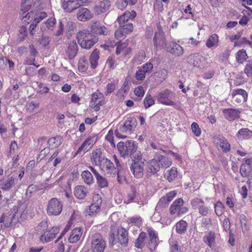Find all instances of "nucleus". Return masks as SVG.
I'll return each mask as SVG.
<instances>
[{
  "label": "nucleus",
  "instance_id": "e433bc0d",
  "mask_svg": "<svg viewBox=\"0 0 252 252\" xmlns=\"http://www.w3.org/2000/svg\"><path fill=\"white\" fill-rule=\"evenodd\" d=\"M99 51L97 49H95L90 57V62L92 67L94 69L96 67L98 64V60L99 59Z\"/></svg>",
  "mask_w": 252,
  "mask_h": 252
},
{
  "label": "nucleus",
  "instance_id": "f8f14e48",
  "mask_svg": "<svg viewBox=\"0 0 252 252\" xmlns=\"http://www.w3.org/2000/svg\"><path fill=\"white\" fill-rule=\"evenodd\" d=\"M137 122L134 117H128L125 124L120 126V130L122 132L132 133L135 129Z\"/></svg>",
  "mask_w": 252,
  "mask_h": 252
},
{
  "label": "nucleus",
  "instance_id": "f03ea898",
  "mask_svg": "<svg viewBox=\"0 0 252 252\" xmlns=\"http://www.w3.org/2000/svg\"><path fill=\"white\" fill-rule=\"evenodd\" d=\"M77 38L81 47L86 50L91 49L98 40L97 35L93 34L87 30H83L78 32Z\"/></svg>",
  "mask_w": 252,
  "mask_h": 252
},
{
  "label": "nucleus",
  "instance_id": "13d9d810",
  "mask_svg": "<svg viewBox=\"0 0 252 252\" xmlns=\"http://www.w3.org/2000/svg\"><path fill=\"white\" fill-rule=\"evenodd\" d=\"M177 170L175 167L171 168L169 171L168 175L167 177V180L169 182H171L174 181L177 176Z\"/></svg>",
  "mask_w": 252,
  "mask_h": 252
},
{
  "label": "nucleus",
  "instance_id": "a878e982",
  "mask_svg": "<svg viewBox=\"0 0 252 252\" xmlns=\"http://www.w3.org/2000/svg\"><path fill=\"white\" fill-rule=\"evenodd\" d=\"M176 194L177 192L175 190L167 193L165 196H163L160 199L158 205L166 207Z\"/></svg>",
  "mask_w": 252,
  "mask_h": 252
},
{
  "label": "nucleus",
  "instance_id": "f257e3e1",
  "mask_svg": "<svg viewBox=\"0 0 252 252\" xmlns=\"http://www.w3.org/2000/svg\"><path fill=\"white\" fill-rule=\"evenodd\" d=\"M42 7L39 0H22L20 14L23 22H32L35 19V11H38Z\"/></svg>",
  "mask_w": 252,
  "mask_h": 252
},
{
  "label": "nucleus",
  "instance_id": "09e8293b",
  "mask_svg": "<svg viewBox=\"0 0 252 252\" xmlns=\"http://www.w3.org/2000/svg\"><path fill=\"white\" fill-rule=\"evenodd\" d=\"M146 236L147 235L145 232H142L140 233L135 243V246L136 248L141 249L143 247V242Z\"/></svg>",
  "mask_w": 252,
  "mask_h": 252
},
{
  "label": "nucleus",
  "instance_id": "20e7f679",
  "mask_svg": "<svg viewBox=\"0 0 252 252\" xmlns=\"http://www.w3.org/2000/svg\"><path fill=\"white\" fill-rule=\"evenodd\" d=\"M136 143L132 140H127L126 142L121 141L117 144V149L122 157L125 158L130 156L131 152L136 148Z\"/></svg>",
  "mask_w": 252,
  "mask_h": 252
},
{
  "label": "nucleus",
  "instance_id": "a211bd4d",
  "mask_svg": "<svg viewBox=\"0 0 252 252\" xmlns=\"http://www.w3.org/2000/svg\"><path fill=\"white\" fill-rule=\"evenodd\" d=\"M93 17V13L87 8L79 7L76 14L77 19L82 22L89 20Z\"/></svg>",
  "mask_w": 252,
  "mask_h": 252
},
{
  "label": "nucleus",
  "instance_id": "1a4fd4ad",
  "mask_svg": "<svg viewBox=\"0 0 252 252\" xmlns=\"http://www.w3.org/2000/svg\"><path fill=\"white\" fill-rule=\"evenodd\" d=\"M160 166L156 154L153 159L149 160L146 167L147 175L148 176L155 175L160 170Z\"/></svg>",
  "mask_w": 252,
  "mask_h": 252
},
{
  "label": "nucleus",
  "instance_id": "6e6552de",
  "mask_svg": "<svg viewBox=\"0 0 252 252\" xmlns=\"http://www.w3.org/2000/svg\"><path fill=\"white\" fill-rule=\"evenodd\" d=\"M191 205L193 209H198L200 215L206 216L208 214V208L205 206L203 200L198 198H195L191 201Z\"/></svg>",
  "mask_w": 252,
  "mask_h": 252
},
{
  "label": "nucleus",
  "instance_id": "7ed1b4c3",
  "mask_svg": "<svg viewBox=\"0 0 252 252\" xmlns=\"http://www.w3.org/2000/svg\"><path fill=\"white\" fill-rule=\"evenodd\" d=\"M91 249L93 252H103L106 242L99 233H95L91 237Z\"/></svg>",
  "mask_w": 252,
  "mask_h": 252
},
{
  "label": "nucleus",
  "instance_id": "338daca9",
  "mask_svg": "<svg viewBox=\"0 0 252 252\" xmlns=\"http://www.w3.org/2000/svg\"><path fill=\"white\" fill-rule=\"evenodd\" d=\"M145 74L142 69H139L135 73V78L137 80H143L145 77Z\"/></svg>",
  "mask_w": 252,
  "mask_h": 252
},
{
  "label": "nucleus",
  "instance_id": "f704fd0d",
  "mask_svg": "<svg viewBox=\"0 0 252 252\" xmlns=\"http://www.w3.org/2000/svg\"><path fill=\"white\" fill-rule=\"evenodd\" d=\"M56 24V20L55 18L51 17L49 18L47 21L42 24L41 29L43 32L46 31L47 29L53 31Z\"/></svg>",
  "mask_w": 252,
  "mask_h": 252
},
{
  "label": "nucleus",
  "instance_id": "69168bd1",
  "mask_svg": "<svg viewBox=\"0 0 252 252\" xmlns=\"http://www.w3.org/2000/svg\"><path fill=\"white\" fill-rule=\"evenodd\" d=\"M125 34H126V33H125V31L120 27L115 32V37L119 40H122Z\"/></svg>",
  "mask_w": 252,
  "mask_h": 252
},
{
  "label": "nucleus",
  "instance_id": "423d86ee",
  "mask_svg": "<svg viewBox=\"0 0 252 252\" xmlns=\"http://www.w3.org/2000/svg\"><path fill=\"white\" fill-rule=\"evenodd\" d=\"M158 31L155 33L153 38L154 46L157 49L161 48L165 49L168 44L166 40L164 33L162 31L160 27H158Z\"/></svg>",
  "mask_w": 252,
  "mask_h": 252
},
{
  "label": "nucleus",
  "instance_id": "aec40b11",
  "mask_svg": "<svg viewBox=\"0 0 252 252\" xmlns=\"http://www.w3.org/2000/svg\"><path fill=\"white\" fill-rule=\"evenodd\" d=\"M103 98V94L101 93H95L92 94L91 104L95 111L100 110V106L102 105Z\"/></svg>",
  "mask_w": 252,
  "mask_h": 252
},
{
  "label": "nucleus",
  "instance_id": "49530a36",
  "mask_svg": "<svg viewBox=\"0 0 252 252\" xmlns=\"http://www.w3.org/2000/svg\"><path fill=\"white\" fill-rule=\"evenodd\" d=\"M130 157L133 162H139L142 159V155L140 151L137 150V145H136L135 150L134 149L131 153Z\"/></svg>",
  "mask_w": 252,
  "mask_h": 252
},
{
  "label": "nucleus",
  "instance_id": "79ce46f5",
  "mask_svg": "<svg viewBox=\"0 0 252 252\" xmlns=\"http://www.w3.org/2000/svg\"><path fill=\"white\" fill-rule=\"evenodd\" d=\"M16 180V177L12 176L9 178H8L5 182L1 184V189L4 190H9L11 188V187L14 185Z\"/></svg>",
  "mask_w": 252,
  "mask_h": 252
},
{
  "label": "nucleus",
  "instance_id": "c03bdc74",
  "mask_svg": "<svg viewBox=\"0 0 252 252\" xmlns=\"http://www.w3.org/2000/svg\"><path fill=\"white\" fill-rule=\"evenodd\" d=\"M81 177L84 182L88 185H91L94 182L92 174L88 170L83 171L81 174Z\"/></svg>",
  "mask_w": 252,
  "mask_h": 252
},
{
  "label": "nucleus",
  "instance_id": "a19ab883",
  "mask_svg": "<svg viewBox=\"0 0 252 252\" xmlns=\"http://www.w3.org/2000/svg\"><path fill=\"white\" fill-rule=\"evenodd\" d=\"M203 240L204 243L207 244V245L211 248L213 246V243L215 240V233L212 231H209L206 235L203 237Z\"/></svg>",
  "mask_w": 252,
  "mask_h": 252
},
{
  "label": "nucleus",
  "instance_id": "8fccbe9b",
  "mask_svg": "<svg viewBox=\"0 0 252 252\" xmlns=\"http://www.w3.org/2000/svg\"><path fill=\"white\" fill-rule=\"evenodd\" d=\"M88 62L85 57L80 59L78 62V70L79 71L85 72L88 68Z\"/></svg>",
  "mask_w": 252,
  "mask_h": 252
},
{
  "label": "nucleus",
  "instance_id": "5701e85b",
  "mask_svg": "<svg viewBox=\"0 0 252 252\" xmlns=\"http://www.w3.org/2000/svg\"><path fill=\"white\" fill-rule=\"evenodd\" d=\"M111 5L110 1L109 0H103L98 2L95 7L94 11L97 14L106 12Z\"/></svg>",
  "mask_w": 252,
  "mask_h": 252
},
{
  "label": "nucleus",
  "instance_id": "4468645a",
  "mask_svg": "<svg viewBox=\"0 0 252 252\" xmlns=\"http://www.w3.org/2000/svg\"><path fill=\"white\" fill-rule=\"evenodd\" d=\"M165 50L175 56L179 57L184 54L183 48L175 42L169 43Z\"/></svg>",
  "mask_w": 252,
  "mask_h": 252
},
{
  "label": "nucleus",
  "instance_id": "cd10ccee",
  "mask_svg": "<svg viewBox=\"0 0 252 252\" xmlns=\"http://www.w3.org/2000/svg\"><path fill=\"white\" fill-rule=\"evenodd\" d=\"M201 56L199 53H194L188 56L187 61L194 66L199 67L201 64Z\"/></svg>",
  "mask_w": 252,
  "mask_h": 252
},
{
  "label": "nucleus",
  "instance_id": "680f3d73",
  "mask_svg": "<svg viewBox=\"0 0 252 252\" xmlns=\"http://www.w3.org/2000/svg\"><path fill=\"white\" fill-rule=\"evenodd\" d=\"M47 16V14L44 12H38V11H35V23H39L40 21L45 18Z\"/></svg>",
  "mask_w": 252,
  "mask_h": 252
},
{
  "label": "nucleus",
  "instance_id": "72a5a7b5",
  "mask_svg": "<svg viewBox=\"0 0 252 252\" xmlns=\"http://www.w3.org/2000/svg\"><path fill=\"white\" fill-rule=\"evenodd\" d=\"M103 160L101 163V166L104 168L105 167L108 172H110L111 174L115 175L116 170L113 163L108 158H105Z\"/></svg>",
  "mask_w": 252,
  "mask_h": 252
},
{
  "label": "nucleus",
  "instance_id": "4c0bfd02",
  "mask_svg": "<svg viewBox=\"0 0 252 252\" xmlns=\"http://www.w3.org/2000/svg\"><path fill=\"white\" fill-rule=\"evenodd\" d=\"M232 95L233 96V98L237 100L238 98V95L241 96L242 99H247L248 98V94L246 91L243 89H239L236 90H233L232 92Z\"/></svg>",
  "mask_w": 252,
  "mask_h": 252
},
{
  "label": "nucleus",
  "instance_id": "e2e57ef3",
  "mask_svg": "<svg viewBox=\"0 0 252 252\" xmlns=\"http://www.w3.org/2000/svg\"><path fill=\"white\" fill-rule=\"evenodd\" d=\"M123 30L125 31V33L127 34L131 32L133 30V25L130 23H125L122 25H120Z\"/></svg>",
  "mask_w": 252,
  "mask_h": 252
},
{
  "label": "nucleus",
  "instance_id": "603ef678",
  "mask_svg": "<svg viewBox=\"0 0 252 252\" xmlns=\"http://www.w3.org/2000/svg\"><path fill=\"white\" fill-rule=\"evenodd\" d=\"M132 4L131 0H118L116 2V7L123 10L125 9L128 4Z\"/></svg>",
  "mask_w": 252,
  "mask_h": 252
},
{
  "label": "nucleus",
  "instance_id": "f3484780",
  "mask_svg": "<svg viewBox=\"0 0 252 252\" xmlns=\"http://www.w3.org/2000/svg\"><path fill=\"white\" fill-rule=\"evenodd\" d=\"M240 172L241 176L245 177H248L252 174V158L245 159V163L241 166Z\"/></svg>",
  "mask_w": 252,
  "mask_h": 252
},
{
  "label": "nucleus",
  "instance_id": "864d4df0",
  "mask_svg": "<svg viewBox=\"0 0 252 252\" xmlns=\"http://www.w3.org/2000/svg\"><path fill=\"white\" fill-rule=\"evenodd\" d=\"M95 178L97 184L100 188H103L108 186V181L105 177L99 174Z\"/></svg>",
  "mask_w": 252,
  "mask_h": 252
},
{
  "label": "nucleus",
  "instance_id": "bb28decb",
  "mask_svg": "<svg viewBox=\"0 0 252 252\" xmlns=\"http://www.w3.org/2000/svg\"><path fill=\"white\" fill-rule=\"evenodd\" d=\"M78 51V47L77 43L74 41L70 42L69 43L66 53L69 60L74 59L77 55Z\"/></svg>",
  "mask_w": 252,
  "mask_h": 252
},
{
  "label": "nucleus",
  "instance_id": "052dcab7",
  "mask_svg": "<svg viewBox=\"0 0 252 252\" xmlns=\"http://www.w3.org/2000/svg\"><path fill=\"white\" fill-rule=\"evenodd\" d=\"M155 103V100L152 98L150 95H147L144 100V105L147 109Z\"/></svg>",
  "mask_w": 252,
  "mask_h": 252
},
{
  "label": "nucleus",
  "instance_id": "ddd939ff",
  "mask_svg": "<svg viewBox=\"0 0 252 252\" xmlns=\"http://www.w3.org/2000/svg\"><path fill=\"white\" fill-rule=\"evenodd\" d=\"M91 33L95 35H107L109 33V30L99 21L92 22L91 24Z\"/></svg>",
  "mask_w": 252,
  "mask_h": 252
},
{
  "label": "nucleus",
  "instance_id": "9b49d317",
  "mask_svg": "<svg viewBox=\"0 0 252 252\" xmlns=\"http://www.w3.org/2000/svg\"><path fill=\"white\" fill-rule=\"evenodd\" d=\"M213 141L219 149L222 150L224 152L227 153L230 150V145L227 140L221 135H218L214 137Z\"/></svg>",
  "mask_w": 252,
  "mask_h": 252
},
{
  "label": "nucleus",
  "instance_id": "a18cd8bd",
  "mask_svg": "<svg viewBox=\"0 0 252 252\" xmlns=\"http://www.w3.org/2000/svg\"><path fill=\"white\" fill-rule=\"evenodd\" d=\"M219 42V37L217 34L211 35L206 41V45L208 48H211L213 46H217Z\"/></svg>",
  "mask_w": 252,
  "mask_h": 252
},
{
  "label": "nucleus",
  "instance_id": "37998d69",
  "mask_svg": "<svg viewBox=\"0 0 252 252\" xmlns=\"http://www.w3.org/2000/svg\"><path fill=\"white\" fill-rule=\"evenodd\" d=\"M62 143V139L60 136L54 137L48 139L47 144L52 149L58 147Z\"/></svg>",
  "mask_w": 252,
  "mask_h": 252
},
{
  "label": "nucleus",
  "instance_id": "b1692460",
  "mask_svg": "<svg viewBox=\"0 0 252 252\" xmlns=\"http://www.w3.org/2000/svg\"><path fill=\"white\" fill-rule=\"evenodd\" d=\"M136 16V13L135 11L132 10L131 12L126 11L123 14L119 16L117 21L120 25H122L128 21L129 19H133Z\"/></svg>",
  "mask_w": 252,
  "mask_h": 252
},
{
  "label": "nucleus",
  "instance_id": "bf43d9fd",
  "mask_svg": "<svg viewBox=\"0 0 252 252\" xmlns=\"http://www.w3.org/2000/svg\"><path fill=\"white\" fill-rule=\"evenodd\" d=\"M215 211L218 216H221L224 211V206L220 202H218L215 206Z\"/></svg>",
  "mask_w": 252,
  "mask_h": 252
},
{
  "label": "nucleus",
  "instance_id": "412c9836",
  "mask_svg": "<svg viewBox=\"0 0 252 252\" xmlns=\"http://www.w3.org/2000/svg\"><path fill=\"white\" fill-rule=\"evenodd\" d=\"M118 241L122 246L126 247L127 245L128 238V233L123 227H119L117 230Z\"/></svg>",
  "mask_w": 252,
  "mask_h": 252
},
{
  "label": "nucleus",
  "instance_id": "2f4dec72",
  "mask_svg": "<svg viewBox=\"0 0 252 252\" xmlns=\"http://www.w3.org/2000/svg\"><path fill=\"white\" fill-rule=\"evenodd\" d=\"M156 154L161 167L167 168L171 165L172 161L170 158L158 153Z\"/></svg>",
  "mask_w": 252,
  "mask_h": 252
},
{
  "label": "nucleus",
  "instance_id": "6e6d98bb",
  "mask_svg": "<svg viewBox=\"0 0 252 252\" xmlns=\"http://www.w3.org/2000/svg\"><path fill=\"white\" fill-rule=\"evenodd\" d=\"M117 64L118 63L114 56L109 57L106 62V65L111 69H114Z\"/></svg>",
  "mask_w": 252,
  "mask_h": 252
},
{
  "label": "nucleus",
  "instance_id": "9d476101",
  "mask_svg": "<svg viewBox=\"0 0 252 252\" xmlns=\"http://www.w3.org/2000/svg\"><path fill=\"white\" fill-rule=\"evenodd\" d=\"M160 166L156 154L153 159L149 160L146 167L147 175L148 176L155 175L160 170Z\"/></svg>",
  "mask_w": 252,
  "mask_h": 252
},
{
  "label": "nucleus",
  "instance_id": "473e14b6",
  "mask_svg": "<svg viewBox=\"0 0 252 252\" xmlns=\"http://www.w3.org/2000/svg\"><path fill=\"white\" fill-rule=\"evenodd\" d=\"M82 234V229L80 227L74 228L71 232V234L68 239L70 243H74L77 242Z\"/></svg>",
  "mask_w": 252,
  "mask_h": 252
},
{
  "label": "nucleus",
  "instance_id": "39448f33",
  "mask_svg": "<svg viewBox=\"0 0 252 252\" xmlns=\"http://www.w3.org/2000/svg\"><path fill=\"white\" fill-rule=\"evenodd\" d=\"M63 203L58 199L52 198L48 203L46 211L49 216H58L63 210Z\"/></svg>",
  "mask_w": 252,
  "mask_h": 252
},
{
  "label": "nucleus",
  "instance_id": "6ab92c4d",
  "mask_svg": "<svg viewBox=\"0 0 252 252\" xmlns=\"http://www.w3.org/2000/svg\"><path fill=\"white\" fill-rule=\"evenodd\" d=\"M143 162H133L130 167L131 171L137 178H140L143 175Z\"/></svg>",
  "mask_w": 252,
  "mask_h": 252
},
{
  "label": "nucleus",
  "instance_id": "7c9ffc66",
  "mask_svg": "<svg viewBox=\"0 0 252 252\" xmlns=\"http://www.w3.org/2000/svg\"><path fill=\"white\" fill-rule=\"evenodd\" d=\"M15 213V212L14 213L12 211V212H11L8 216H6L4 214H2L0 218L4 228H8L11 225L12 220L16 216V215H14V213Z\"/></svg>",
  "mask_w": 252,
  "mask_h": 252
},
{
  "label": "nucleus",
  "instance_id": "4d7b16f0",
  "mask_svg": "<svg viewBox=\"0 0 252 252\" xmlns=\"http://www.w3.org/2000/svg\"><path fill=\"white\" fill-rule=\"evenodd\" d=\"M48 221L46 220L41 221L36 227L35 230L37 232L41 233L47 229Z\"/></svg>",
  "mask_w": 252,
  "mask_h": 252
},
{
  "label": "nucleus",
  "instance_id": "4be33fe9",
  "mask_svg": "<svg viewBox=\"0 0 252 252\" xmlns=\"http://www.w3.org/2000/svg\"><path fill=\"white\" fill-rule=\"evenodd\" d=\"M241 111L236 109H225L223 110L224 117L229 121H232L240 118L239 114Z\"/></svg>",
  "mask_w": 252,
  "mask_h": 252
},
{
  "label": "nucleus",
  "instance_id": "5fc2aeb1",
  "mask_svg": "<svg viewBox=\"0 0 252 252\" xmlns=\"http://www.w3.org/2000/svg\"><path fill=\"white\" fill-rule=\"evenodd\" d=\"M241 1L242 2V5L247 8V9L248 10V11L243 10V13L244 14L247 13L249 17L252 18V16H251L250 14V13H252V8L247 6L248 5H250L252 4V0H241Z\"/></svg>",
  "mask_w": 252,
  "mask_h": 252
},
{
  "label": "nucleus",
  "instance_id": "3c124183",
  "mask_svg": "<svg viewBox=\"0 0 252 252\" xmlns=\"http://www.w3.org/2000/svg\"><path fill=\"white\" fill-rule=\"evenodd\" d=\"M187 223L183 220H180L176 223V231L179 234L184 233L187 229Z\"/></svg>",
  "mask_w": 252,
  "mask_h": 252
},
{
  "label": "nucleus",
  "instance_id": "0e129e2a",
  "mask_svg": "<svg viewBox=\"0 0 252 252\" xmlns=\"http://www.w3.org/2000/svg\"><path fill=\"white\" fill-rule=\"evenodd\" d=\"M191 127L192 132L195 134V136H199L200 135L201 129L199 128L197 123L195 122L192 123Z\"/></svg>",
  "mask_w": 252,
  "mask_h": 252
},
{
  "label": "nucleus",
  "instance_id": "58836bf2",
  "mask_svg": "<svg viewBox=\"0 0 252 252\" xmlns=\"http://www.w3.org/2000/svg\"><path fill=\"white\" fill-rule=\"evenodd\" d=\"M184 201L182 198H179L176 200L171 205L170 207V213L172 215L175 214L177 212H179L180 208L184 204Z\"/></svg>",
  "mask_w": 252,
  "mask_h": 252
},
{
  "label": "nucleus",
  "instance_id": "2eb2a0df",
  "mask_svg": "<svg viewBox=\"0 0 252 252\" xmlns=\"http://www.w3.org/2000/svg\"><path fill=\"white\" fill-rule=\"evenodd\" d=\"M60 231V228L58 226L53 227L49 231L45 232L40 237V241L43 243H48L52 241Z\"/></svg>",
  "mask_w": 252,
  "mask_h": 252
},
{
  "label": "nucleus",
  "instance_id": "0eeeda50",
  "mask_svg": "<svg viewBox=\"0 0 252 252\" xmlns=\"http://www.w3.org/2000/svg\"><path fill=\"white\" fill-rule=\"evenodd\" d=\"M173 93L168 89L164 90L158 94L157 98L158 101L163 104L174 106L175 103L171 100Z\"/></svg>",
  "mask_w": 252,
  "mask_h": 252
},
{
  "label": "nucleus",
  "instance_id": "c9c22d12",
  "mask_svg": "<svg viewBox=\"0 0 252 252\" xmlns=\"http://www.w3.org/2000/svg\"><path fill=\"white\" fill-rule=\"evenodd\" d=\"M87 192V189L84 186H78L75 187L74 193L77 198L82 199L86 196Z\"/></svg>",
  "mask_w": 252,
  "mask_h": 252
},
{
  "label": "nucleus",
  "instance_id": "c756f323",
  "mask_svg": "<svg viewBox=\"0 0 252 252\" xmlns=\"http://www.w3.org/2000/svg\"><path fill=\"white\" fill-rule=\"evenodd\" d=\"M63 8L68 12H71L73 10L78 8L80 4L79 2H76L73 1H70L68 0H64L62 4Z\"/></svg>",
  "mask_w": 252,
  "mask_h": 252
},
{
  "label": "nucleus",
  "instance_id": "dca6fc26",
  "mask_svg": "<svg viewBox=\"0 0 252 252\" xmlns=\"http://www.w3.org/2000/svg\"><path fill=\"white\" fill-rule=\"evenodd\" d=\"M147 232L149 237L148 247L150 251H153L155 249L158 245V234L151 227L147 228Z\"/></svg>",
  "mask_w": 252,
  "mask_h": 252
},
{
  "label": "nucleus",
  "instance_id": "de8ad7c7",
  "mask_svg": "<svg viewBox=\"0 0 252 252\" xmlns=\"http://www.w3.org/2000/svg\"><path fill=\"white\" fill-rule=\"evenodd\" d=\"M248 58V55L244 49L239 50L237 53L236 59L239 63H243Z\"/></svg>",
  "mask_w": 252,
  "mask_h": 252
},
{
  "label": "nucleus",
  "instance_id": "ea45409f",
  "mask_svg": "<svg viewBox=\"0 0 252 252\" xmlns=\"http://www.w3.org/2000/svg\"><path fill=\"white\" fill-rule=\"evenodd\" d=\"M252 135V131L248 128H242L240 129L236 134V137L239 139H245L250 138Z\"/></svg>",
  "mask_w": 252,
  "mask_h": 252
},
{
  "label": "nucleus",
  "instance_id": "774afa93",
  "mask_svg": "<svg viewBox=\"0 0 252 252\" xmlns=\"http://www.w3.org/2000/svg\"><path fill=\"white\" fill-rule=\"evenodd\" d=\"M245 73L248 76H252V63H248L245 68Z\"/></svg>",
  "mask_w": 252,
  "mask_h": 252
},
{
  "label": "nucleus",
  "instance_id": "393cba45",
  "mask_svg": "<svg viewBox=\"0 0 252 252\" xmlns=\"http://www.w3.org/2000/svg\"><path fill=\"white\" fill-rule=\"evenodd\" d=\"M94 138L92 137L88 138L81 145V146L78 148L76 151L75 156L81 153L82 151L86 152L89 151L91 148L94 144Z\"/></svg>",
  "mask_w": 252,
  "mask_h": 252
},
{
  "label": "nucleus",
  "instance_id": "c85d7f7f",
  "mask_svg": "<svg viewBox=\"0 0 252 252\" xmlns=\"http://www.w3.org/2000/svg\"><path fill=\"white\" fill-rule=\"evenodd\" d=\"M104 157L102 156V153L99 150H96L91 154V160L93 164L101 167V163L102 162Z\"/></svg>",
  "mask_w": 252,
  "mask_h": 252
}]
</instances>
